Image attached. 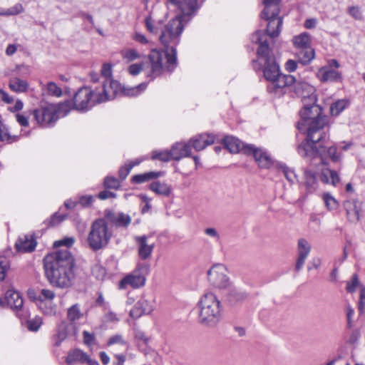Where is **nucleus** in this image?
<instances>
[{
	"mask_svg": "<svg viewBox=\"0 0 365 365\" xmlns=\"http://www.w3.org/2000/svg\"><path fill=\"white\" fill-rule=\"evenodd\" d=\"M142 69H143L142 64L133 63V64H131L128 67V71L130 75L135 76V75L139 74L141 72Z\"/></svg>",
	"mask_w": 365,
	"mask_h": 365,
	"instance_id": "62",
	"label": "nucleus"
},
{
	"mask_svg": "<svg viewBox=\"0 0 365 365\" xmlns=\"http://www.w3.org/2000/svg\"><path fill=\"white\" fill-rule=\"evenodd\" d=\"M104 185L106 188L118 189L120 187V182L113 177H106L104 180Z\"/></svg>",
	"mask_w": 365,
	"mask_h": 365,
	"instance_id": "56",
	"label": "nucleus"
},
{
	"mask_svg": "<svg viewBox=\"0 0 365 365\" xmlns=\"http://www.w3.org/2000/svg\"><path fill=\"white\" fill-rule=\"evenodd\" d=\"M319 178L325 184H331L336 186L340 182V178L336 171L329 168H320Z\"/></svg>",
	"mask_w": 365,
	"mask_h": 365,
	"instance_id": "28",
	"label": "nucleus"
},
{
	"mask_svg": "<svg viewBox=\"0 0 365 365\" xmlns=\"http://www.w3.org/2000/svg\"><path fill=\"white\" fill-rule=\"evenodd\" d=\"M86 360H88V356L79 349H76L69 352L66 358V362L68 364H72L77 361L85 363Z\"/></svg>",
	"mask_w": 365,
	"mask_h": 365,
	"instance_id": "39",
	"label": "nucleus"
},
{
	"mask_svg": "<svg viewBox=\"0 0 365 365\" xmlns=\"http://www.w3.org/2000/svg\"><path fill=\"white\" fill-rule=\"evenodd\" d=\"M247 296L248 294L245 292L232 288L229 293L228 299L230 303L236 304L243 302Z\"/></svg>",
	"mask_w": 365,
	"mask_h": 365,
	"instance_id": "37",
	"label": "nucleus"
},
{
	"mask_svg": "<svg viewBox=\"0 0 365 365\" xmlns=\"http://www.w3.org/2000/svg\"><path fill=\"white\" fill-rule=\"evenodd\" d=\"M144 270H147L145 266L138 265V269L122 279L120 282L121 287L130 285L131 287L136 289L143 286L145 282V277L143 273Z\"/></svg>",
	"mask_w": 365,
	"mask_h": 365,
	"instance_id": "13",
	"label": "nucleus"
},
{
	"mask_svg": "<svg viewBox=\"0 0 365 365\" xmlns=\"http://www.w3.org/2000/svg\"><path fill=\"white\" fill-rule=\"evenodd\" d=\"M92 274L98 280H103L106 274V269L99 264H96L92 267Z\"/></svg>",
	"mask_w": 365,
	"mask_h": 365,
	"instance_id": "49",
	"label": "nucleus"
},
{
	"mask_svg": "<svg viewBox=\"0 0 365 365\" xmlns=\"http://www.w3.org/2000/svg\"><path fill=\"white\" fill-rule=\"evenodd\" d=\"M164 175L161 171H150L142 174L135 175L132 177V182L137 184L148 182L153 179H157Z\"/></svg>",
	"mask_w": 365,
	"mask_h": 365,
	"instance_id": "32",
	"label": "nucleus"
},
{
	"mask_svg": "<svg viewBox=\"0 0 365 365\" xmlns=\"http://www.w3.org/2000/svg\"><path fill=\"white\" fill-rule=\"evenodd\" d=\"M295 78L292 75H284L281 73L278 74L268 86L267 89L272 92L277 88H283L285 87L290 86L295 83Z\"/></svg>",
	"mask_w": 365,
	"mask_h": 365,
	"instance_id": "23",
	"label": "nucleus"
},
{
	"mask_svg": "<svg viewBox=\"0 0 365 365\" xmlns=\"http://www.w3.org/2000/svg\"><path fill=\"white\" fill-rule=\"evenodd\" d=\"M312 165H310V168L304 170V186L306 190L309 193L314 192L318 187V182L317 174L312 168Z\"/></svg>",
	"mask_w": 365,
	"mask_h": 365,
	"instance_id": "25",
	"label": "nucleus"
},
{
	"mask_svg": "<svg viewBox=\"0 0 365 365\" xmlns=\"http://www.w3.org/2000/svg\"><path fill=\"white\" fill-rule=\"evenodd\" d=\"M66 218V215H60L57 212L54 213L51 220H50V225L51 226H54L58 223H60L61 222H62L63 220H64V219Z\"/></svg>",
	"mask_w": 365,
	"mask_h": 365,
	"instance_id": "64",
	"label": "nucleus"
},
{
	"mask_svg": "<svg viewBox=\"0 0 365 365\" xmlns=\"http://www.w3.org/2000/svg\"><path fill=\"white\" fill-rule=\"evenodd\" d=\"M135 242L138 247L139 257L143 260L150 258L154 249V243H148V238L146 235L135 237Z\"/></svg>",
	"mask_w": 365,
	"mask_h": 365,
	"instance_id": "17",
	"label": "nucleus"
},
{
	"mask_svg": "<svg viewBox=\"0 0 365 365\" xmlns=\"http://www.w3.org/2000/svg\"><path fill=\"white\" fill-rule=\"evenodd\" d=\"M223 144L225 148L232 153H237L241 150L245 153V147L247 145H244L241 140L233 136H226L223 139Z\"/></svg>",
	"mask_w": 365,
	"mask_h": 365,
	"instance_id": "29",
	"label": "nucleus"
},
{
	"mask_svg": "<svg viewBox=\"0 0 365 365\" xmlns=\"http://www.w3.org/2000/svg\"><path fill=\"white\" fill-rule=\"evenodd\" d=\"M214 142V135L203 133L194 136L187 143H190V148L192 147L196 151H200L213 144Z\"/></svg>",
	"mask_w": 365,
	"mask_h": 365,
	"instance_id": "20",
	"label": "nucleus"
},
{
	"mask_svg": "<svg viewBox=\"0 0 365 365\" xmlns=\"http://www.w3.org/2000/svg\"><path fill=\"white\" fill-rule=\"evenodd\" d=\"M120 55L127 63L141 58L142 55L135 48H125L120 51Z\"/></svg>",
	"mask_w": 365,
	"mask_h": 365,
	"instance_id": "40",
	"label": "nucleus"
},
{
	"mask_svg": "<svg viewBox=\"0 0 365 365\" xmlns=\"http://www.w3.org/2000/svg\"><path fill=\"white\" fill-rule=\"evenodd\" d=\"M303 109L300 111V120L297 123L299 130H304L314 121L319 119H327L325 115H322V108L316 104V102H305L303 103Z\"/></svg>",
	"mask_w": 365,
	"mask_h": 365,
	"instance_id": "9",
	"label": "nucleus"
},
{
	"mask_svg": "<svg viewBox=\"0 0 365 365\" xmlns=\"http://www.w3.org/2000/svg\"><path fill=\"white\" fill-rule=\"evenodd\" d=\"M55 297V294L52 290L42 289H41L40 294L38 296V299L41 301L48 300L51 301Z\"/></svg>",
	"mask_w": 365,
	"mask_h": 365,
	"instance_id": "58",
	"label": "nucleus"
},
{
	"mask_svg": "<svg viewBox=\"0 0 365 365\" xmlns=\"http://www.w3.org/2000/svg\"><path fill=\"white\" fill-rule=\"evenodd\" d=\"M347 101L345 100H339L334 103L330 107V112L332 115H339L347 106Z\"/></svg>",
	"mask_w": 365,
	"mask_h": 365,
	"instance_id": "46",
	"label": "nucleus"
},
{
	"mask_svg": "<svg viewBox=\"0 0 365 365\" xmlns=\"http://www.w3.org/2000/svg\"><path fill=\"white\" fill-rule=\"evenodd\" d=\"M328 123L327 119H319L314 121L304 130H299L301 133H307V138L297 148L300 156L307 159H315L319 157L322 163H324L325 156V145L329 138L326 126Z\"/></svg>",
	"mask_w": 365,
	"mask_h": 365,
	"instance_id": "4",
	"label": "nucleus"
},
{
	"mask_svg": "<svg viewBox=\"0 0 365 365\" xmlns=\"http://www.w3.org/2000/svg\"><path fill=\"white\" fill-rule=\"evenodd\" d=\"M10 269V261L6 255H0V282L3 281Z\"/></svg>",
	"mask_w": 365,
	"mask_h": 365,
	"instance_id": "44",
	"label": "nucleus"
},
{
	"mask_svg": "<svg viewBox=\"0 0 365 365\" xmlns=\"http://www.w3.org/2000/svg\"><path fill=\"white\" fill-rule=\"evenodd\" d=\"M327 158H330L331 160L334 163H336L340 160V155L337 154V149L335 146H329L327 148L325 145V156L324 160V163H322L319 156L317 157L314 160L318 159L319 164L322 165V166H327L328 165L326 161Z\"/></svg>",
	"mask_w": 365,
	"mask_h": 365,
	"instance_id": "35",
	"label": "nucleus"
},
{
	"mask_svg": "<svg viewBox=\"0 0 365 365\" xmlns=\"http://www.w3.org/2000/svg\"><path fill=\"white\" fill-rule=\"evenodd\" d=\"M245 153L253 155L256 163L261 168H269L272 164V160L269 155L265 150L256 148L255 145L245 147Z\"/></svg>",
	"mask_w": 365,
	"mask_h": 365,
	"instance_id": "12",
	"label": "nucleus"
},
{
	"mask_svg": "<svg viewBox=\"0 0 365 365\" xmlns=\"http://www.w3.org/2000/svg\"><path fill=\"white\" fill-rule=\"evenodd\" d=\"M101 73L102 76L106 78V80L103 82L102 85L106 84V86L109 88L110 81H113L110 78L112 75L111 66L108 63L103 64L101 69Z\"/></svg>",
	"mask_w": 365,
	"mask_h": 365,
	"instance_id": "48",
	"label": "nucleus"
},
{
	"mask_svg": "<svg viewBox=\"0 0 365 365\" xmlns=\"http://www.w3.org/2000/svg\"><path fill=\"white\" fill-rule=\"evenodd\" d=\"M280 170L284 174V177L287 178L288 181L290 182H294L297 178V175L294 172L285 165L280 166Z\"/></svg>",
	"mask_w": 365,
	"mask_h": 365,
	"instance_id": "52",
	"label": "nucleus"
},
{
	"mask_svg": "<svg viewBox=\"0 0 365 365\" xmlns=\"http://www.w3.org/2000/svg\"><path fill=\"white\" fill-rule=\"evenodd\" d=\"M270 48L262 46L257 51L258 60L253 61L255 70L262 66L264 78L271 82L280 73L279 66L273 55L270 54Z\"/></svg>",
	"mask_w": 365,
	"mask_h": 365,
	"instance_id": "8",
	"label": "nucleus"
},
{
	"mask_svg": "<svg viewBox=\"0 0 365 365\" xmlns=\"http://www.w3.org/2000/svg\"><path fill=\"white\" fill-rule=\"evenodd\" d=\"M154 309V304L152 301L141 298L130 311V316L133 319H138L143 314H149Z\"/></svg>",
	"mask_w": 365,
	"mask_h": 365,
	"instance_id": "18",
	"label": "nucleus"
},
{
	"mask_svg": "<svg viewBox=\"0 0 365 365\" xmlns=\"http://www.w3.org/2000/svg\"><path fill=\"white\" fill-rule=\"evenodd\" d=\"M145 26L146 29L153 35H158L160 33V27L163 23L160 21H156L150 16H147L145 19Z\"/></svg>",
	"mask_w": 365,
	"mask_h": 365,
	"instance_id": "36",
	"label": "nucleus"
},
{
	"mask_svg": "<svg viewBox=\"0 0 365 365\" xmlns=\"http://www.w3.org/2000/svg\"><path fill=\"white\" fill-rule=\"evenodd\" d=\"M324 200L329 210H335L338 207L337 201L329 194L324 195Z\"/></svg>",
	"mask_w": 365,
	"mask_h": 365,
	"instance_id": "55",
	"label": "nucleus"
},
{
	"mask_svg": "<svg viewBox=\"0 0 365 365\" xmlns=\"http://www.w3.org/2000/svg\"><path fill=\"white\" fill-rule=\"evenodd\" d=\"M36 242L32 236L24 235L19 237L15 244V247L18 251L23 252H31L34 250Z\"/></svg>",
	"mask_w": 365,
	"mask_h": 365,
	"instance_id": "26",
	"label": "nucleus"
},
{
	"mask_svg": "<svg viewBox=\"0 0 365 365\" xmlns=\"http://www.w3.org/2000/svg\"><path fill=\"white\" fill-rule=\"evenodd\" d=\"M132 39L143 45H147L150 43L148 38L145 35L138 31L133 33L132 35Z\"/></svg>",
	"mask_w": 365,
	"mask_h": 365,
	"instance_id": "59",
	"label": "nucleus"
},
{
	"mask_svg": "<svg viewBox=\"0 0 365 365\" xmlns=\"http://www.w3.org/2000/svg\"><path fill=\"white\" fill-rule=\"evenodd\" d=\"M295 92L301 96L303 103L317 102L315 88L305 81L298 82L295 85Z\"/></svg>",
	"mask_w": 365,
	"mask_h": 365,
	"instance_id": "14",
	"label": "nucleus"
},
{
	"mask_svg": "<svg viewBox=\"0 0 365 365\" xmlns=\"http://www.w3.org/2000/svg\"><path fill=\"white\" fill-rule=\"evenodd\" d=\"M207 279L210 285L216 289H225L231 285L227 269L222 264L213 265L207 271Z\"/></svg>",
	"mask_w": 365,
	"mask_h": 365,
	"instance_id": "10",
	"label": "nucleus"
},
{
	"mask_svg": "<svg viewBox=\"0 0 365 365\" xmlns=\"http://www.w3.org/2000/svg\"><path fill=\"white\" fill-rule=\"evenodd\" d=\"M112 237L108 222L105 218H99L94 220L90 228L87 237V242L89 247L97 251L107 246Z\"/></svg>",
	"mask_w": 365,
	"mask_h": 365,
	"instance_id": "6",
	"label": "nucleus"
},
{
	"mask_svg": "<svg viewBox=\"0 0 365 365\" xmlns=\"http://www.w3.org/2000/svg\"><path fill=\"white\" fill-rule=\"evenodd\" d=\"M292 42L297 51L311 47L310 35L307 32H304L299 35L294 36L292 38Z\"/></svg>",
	"mask_w": 365,
	"mask_h": 365,
	"instance_id": "33",
	"label": "nucleus"
},
{
	"mask_svg": "<svg viewBox=\"0 0 365 365\" xmlns=\"http://www.w3.org/2000/svg\"><path fill=\"white\" fill-rule=\"evenodd\" d=\"M78 333V328L76 323H70L62 322L58 327L56 345H59L61 342L67 338L75 339Z\"/></svg>",
	"mask_w": 365,
	"mask_h": 365,
	"instance_id": "15",
	"label": "nucleus"
},
{
	"mask_svg": "<svg viewBox=\"0 0 365 365\" xmlns=\"http://www.w3.org/2000/svg\"><path fill=\"white\" fill-rule=\"evenodd\" d=\"M9 16L18 15L24 11V7L21 4H16L14 6L7 9Z\"/></svg>",
	"mask_w": 365,
	"mask_h": 365,
	"instance_id": "61",
	"label": "nucleus"
},
{
	"mask_svg": "<svg viewBox=\"0 0 365 365\" xmlns=\"http://www.w3.org/2000/svg\"><path fill=\"white\" fill-rule=\"evenodd\" d=\"M149 188L156 195L164 197L170 196L172 192V187L170 185L159 180H155L151 182L149 185Z\"/></svg>",
	"mask_w": 365,
	"mask_h": 365,
	"instance_id": "30",
	"label": "nucleus"
},
{
	"mask_svg": "<svg viewBox=\"0 0 365 365\" xmlns=\"http://www.w3.org/2000/svg\"><path fill=\"white\" fill-rule=\"evenodd\" d=\"M172 160H180V159L190 156L191 148L190 143L179 142L174 144L170 150Z\"/></svg>",
	"mask_w": 365,
	"mask_h": 365,
	"instance_id": "24",
	"label": "nucleus"
},
{
	"mask_svg": "<svg viewBox=\"0 0 365 365\" xmlns=\"http://www.w3.org/2000/svg\"><path fill=\"white\" fill-rule=\"evenodd\" d=\"M56 107V115H58V118L61 116L64 117L68 114L73 108V101H66L64 102L58 103Z\"/></svg>",
	"mask_w": 365,
	"mask_h": 365,
	"instance_id": "42",
	"label": "nucleus"
},
{
	"mask_svg": "<svg viewBox=\"0 0 365 365\" xmlns=\"http://www.w3.org/2000/svg\"><path fill=\"white\" fill-rule=\"evenodd\" d=\"M251 40L252 43L259 44L257 52L262 46L269 47L267 40V34L262 33L260 31H257L254 33L252 36Z\"/></svg>",
	"mask_w": 365,
	"mask_h": 365,
	"instance_id": "43",
	"label": "nucleus"
},
{
	"mask_svg": "<svg viewBox=\"0 0 365 365\" xmlns=\"http://www.w3.org/2000/svg\"><path fill=\"white\" fill-rule=\"evenodd\" d=\"M5 301L6 306L14 312L19 313V312L23 310L24 301L19 292L9 289L5 294Z\"/></svg>",
	"mask_w": 365,
	"mask_h": 365,
	"instance_id": "22",
	"label": "nucleus"
},
{
	"mask_svg": "<svg viewBox=\"0 0 365 365\" xmlns=\"http://www.w3.org/2000/svg\"><path fill=\"white\" fill-rule=\"evenodd\" d=\"M361 207V202L357 200L352 199L344 202V207L350 222H356L359 221Z\"/></svg>",
	"mask_w": 365,
	"mask_h": 365,
	"instance_id": "21",
	"label": "nucleus"
},
{
	"mask_svg": "<svg viewBox=\"0 0 365 365\" xmlns=\"http://www.w3.org/2000/svg\"><path fill=\"white\" fill-rule=\"evenodd\" d=\"M56 110V106L52 104L41 106L34 110V116L41 127H51L58 120Z\"/></svg>",
	"mask_w": 365,
	"mask_h": 365,
	"instance_id": "11",
	"label": "nucleus"
},
{
	"mask_svg": "<svg viewBox=\"0 0 365 365\" xmlns=\"http://www.w3.org/2000/svg\"><path fill=\"white\" fill-rule=\"evenodd\" d=\"M199 322L208 327H215L221 319V302L212 292H205L197 303Z\"/></svg>",
	"mask_w": 365,
	"mask_h": 365,
	"instance_id": "5",
	"label": "nucleus"
},
{
	"mask_svg": "<svg viewBox=\"0 0 365 365\" xmlns=\"http://www.w3.org/2000/svg\"><path fill=\"white\" fill-rule=\"evenodd\" d=\"M317 77L323 83L337 82L341 78V74L337 71L328 67L320 68L317 73Z\"/></svg>",
	"mask_w": 365,
	"mask_h": 365,
	"instance_id": "27",
	"label": "nucleus"
},
{
	"mask_svg": "<svg viewBox=\"0 0 365 365\" xmlns=\"http://www.w3.org/2000/svg\"><path fill=\"white\" fill-rule=\"evenodd\" d=\"M348 14L356 20L361 21L363 19L362 12L359 6H352L348 8Z\"/></svg>",
	"mask_w": 365,
	"mask_h": 365,
	"instance_id": "54",
	"label": "nucleus"
},
{
	"mask_svg": "<svg viewBox=\"0 0 365 365\" xmlns=\"http://www.w3.org/2000/svg\"><path fill=\"white\" fill-rule=\"evenodd\" d=\"M311 252V246L307 240L301 238L297 242L298 257L295 264V269L299 271L304 266L306 259Z\"/></svg>",
	"mask_w": 365,
	"mask_h": 365,
	"instance_id": "19",
	"label": "nucleus"
},
{
	"mask_svg": "<svg viewBox=\"0 0 365 365\" xmlns=\"http://www.w3.org/2000/svg\"><path fill=\"white\" fill-rule=\"evenodd\" d=\"M42 324L41 317H35L34 319L27 320V328L29 331H36Z\"/></svg>",
	"mask_w": 365,
	"mask_h": 365,
	"instance_id": "51",
	"label": "nucleus"
},
{
	"mask_svg": "<svg viewBox=\"0 0 365 365\" xmlns=\"http://www.w3.org/2000/svg\"><path fill=\"white\" fill-rule=\"evenodd\" d=\"M15 138V135L10 134L8 127L0 120V140L11 142Z\"/></svg>",
	"mask_w": 365,
	"mask_h": 365,
	"instance_id": "47",
	"label": "nucleus"
},
{
	"mask_svg": "<svg viewBox=\"0 0 365 365\" xmlns=\"http://www.w3.org/2000/svg\"><path fill=\"white\" fill-rule=\"evenodd\" d=\"M105 219L116 227L126 228L131 222V217L129 215L123 212L115 214L111 210L105 211Z\"/></svg>",
	"mask_w": 365,
	"mask_h": 365,
	"instance_id": "16",
	"label": "nucleus"
},
{
	"mask_svg": "<svg viewBox=\"0 0 365 365\" xmlns=\"http://www.w3.org/2000/svg\"><path fill=\"white\" fill-rule=\"evenodd\" d=\"M147 88L146 83L137 86L125 87L117 81H110L109 88L106 84L92 88L88 86L80 88L74 94L73 108L80 112H86L96 104L113 99L118 93L127 96H137Z\"/></svg>",
	"mask_w": 365,
	"mask_h": 365,
	"instance_id": "2",
	"label": "nucleus"
},
{
	"mask_svg": "<svg viewBox=\"0 0 365 365\" xmlns=\"http://www.w3.org/2000/svg\"><path fill=\"white\" fill-rule=\"evenodd\" d=\"M152 160H158L163 162H168L172 160L170 150H155L152 153Z\"/></svg>",
	"mask_w": 365,
	"mask_h": 365,
	"instance_id": "45",
	"label": "nucleus"
},
{
	"mask_svg": "<svg viewBox=\"0 0 365 365\" xmlns=\"http://www.w3.org/2000/svg\"><path fill=\"white\" fill-rule=\"evenodd\" d=\"M9 88L16 93L26 92L29 88L28 83L19 78L14 77L9 79Z\"/></svg>",
	"mask_w": 365,
	"mask_h": 365,
	"instance_id": "34",
	"label": "nucleus"
},
{
	"mask_svg": "<svg viewBox=\"0 0 365 365\" xmlns=\"http://www.w3.org/2000/svg\"><path fill=\"white\" fill-rule=\"evenodd\" d=\"M295 56L299 63L302 65H307L314 59L315 52L312 47H308L297 51Z\"/></svg>",
	"mask_w": 365,
	"mask_h": 365,
	"instance_id": "31",
	"label": "nucleus"
},
{
	"mask_svg": "<svg viewBox=\"0 0 365 365\" xmlns=\"http://www.w3.org/2000/svg\"><path fill=\"white\" fill-rule=\"evenodd\" d=\"M359 285V278L356 274H354L351 277V281L347 282L346 289L348 292H354L356 287Z\"/></svg>",
	"mask_w": 365,
	"mask_h": 365,
	"instance_id": "53",
	"label": "nucleus"
},
{
	"mask_svg": "<svg viewBox=\"0 0 365 365\" xmlns=\"http://www.w3.org/2000/svg\"><path fill=\"white\" fill-rule=\"evenodd\" d=\"M74 242L75 240L73 237H66L63 240L54 242L53 246L55 247L65 246V249H67L68 250V247H71L73 245Z\"/></svg>",
	"mask_w": 365,
	"mask_h": 365,
	"instance_id": "57",
	"label": "nucleus"
},
{
	"mask_svg": "<svg viewBox=\"0 0 365 365\" xmlns=\"http://www.w3.org/2000/svg\"><path fill=\"white\" fill-rule=\"evenodd\" d=\"M75 260L71 252L61 249L47 255L43 259L46 277L49 283L58 288L70 287L75 278Z\"/></svg>",
	"mask_w": 365,
	"mask_h": 365,
	"instance_id": "3",
	"label": "nucleus"
},
{
	"mask_svg": "<svg viewBox=\"0 0 365 365\" xmlns=\"http://www.w3.org/2000/svg\"><path fill=\"white\" fill-rule=\"evenodd\" d=\"M93 197L92 195H82L79 197L78 203L83 207H88L92 205Z\"/></svg>",
	"mask_w": 365,
	"mask_h": 365,
	"instance_id": "60",
	"label": "nucleus"
},
{
	"mask_svg": "<svg viewBox=\"0 0 365 365\" xmlns=\"http://www.w3.org/2000/svg\"><path fill=\"white\" fill-rule=\"evenodd\" d=\"M132 169V165H129L128 164L125 165L124 166H122L119 170L118 174L119 177L121 180H125L129 173L130 172Z\"/></svg>",
	"mask_w": 365,
	"mask_h": 365,
	"instance_id": "63",
	"label": "nucleus"
},
{
	"mask_svg": "<svg viewBox=\"0 0 365 365\" xmlns=\"http://www.w3.org/2000/svg\"><path fill=\"white\" fill-rule=\"evenodd\" d=\"M182 15H177L166 24L160 27L158 39L165 49L152 50L149 54L151 65L149 76L153 78L160 76L163 71L172 72L177 67L176 46L180 41V35L184 29Z\"/></svg>",
	"mask_w": 365,
	"mask_h": 365,
	"instance_id": "1",
	"label": "nucleus"
},
{
	"mask_svg": "<svg viewBox=\"0 0 365 365\" xmlns=\"http://www.w3.org/2000/svg\"><path fill=\"white\" fill-rule=\"evenodd\" d=\"M82 317L83 314L78 304H73L67 311V318L70 323H75L76 320L80 319Z\"/></svg>",
	"mask_w": 365,
	"mask_h": 365,
	"instance_id": "41",
	"label": "nucleus"
},
{
	"mask_svg": "<svg viewBox=\"0 0 365 365\" xmlns=\"http://www.w3.org/2000/svg\"><path fill=\"white\" fill-rule=\"evenodd\" d=\"M205 0H183L181 6L186 13H195Z\"/></svg>",
	"mask_w": 365,
	"mask_h": 365,
	"instance_id": "38",
	"label": "nucleus"
},
{
	"mask_svg": "<svg viewBox=\"0 0 365 365\" xmlns=\"http://www.w3.org/2000/svg\"><path fill=\"white\" fill-rule=\"evenodd\" d=\"M280 0H264V9L262 12V18L268 21L266 29L267 34L272 38L277 37L281 31L282 18L279 16Z\"/></svg>",
	"mask_w": 365,
	"mask_h": 365,
	"instance_id": "7",
	"label": "nucleus"
},
{
	"mask_svg": "<svg viewBox=\"0 0 365 365\" xmlns=\"http://www.w3.org/2000/svg\"><path fill=\"white\" fill-rule=\"evenodd\" d=\"M47 91L51 96L60 97L62 95V90L55 83L49 82L47 84Z\"/></svg>",
	"mask_w": 365,
	"mask_h": 365,
	"instance_id": "50",
	"label": "nucleus"
}]
</instances>
